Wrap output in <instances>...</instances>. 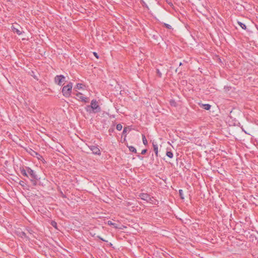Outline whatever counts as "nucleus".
Returning a JSON list of instances; mask_svg holds the SVG:
<instances>
[{"label": "nucleus", "instance_id": "nucleus-1", "mask_svg": "<svg viewBox=\"0 0 258 258\" xmlns=\"http://www.w3.org/2000/svg\"><path fill=\"white\" fill-rule=\"evenodd\" d=\"M86 110L90 113H97L101 111V108L98 105L97 101L93 99L91 101L90 105L87 106Z\"/></svg>", "mask_w": 258, "mask_h": 258}, {"label": "nucleus", "instance_id": "nucleus-2", "mask_svg": "<svg viewBox=\"0 0 258 258\" xmlns=\"http://www.w3.org/2000/svg\"><path fill=\"white\" fill-rule=\"evenodd\" d=\"M139 197L142 200L146 201V202L148 203L155 205L157 202L153 197H151L149 195L146 193H141Z\"/></svg>", "mask_w": 258, "mask_h": 258}, {"label": "nucleus", "instance_id": "nucleus-3", "mask_svg": "<svg viewBox=\"0 0 258 258\" xmlns=\"http://www.w3.org/2000/svg\"><path fill=\"white\" fill-rule=\"evenodd\" d=\"M73 88V83L70 82L62 88V93L65 97H69L71 96Z\"/></svg>", "mask_w": 258, "mask_h": 258}, {"label": "nucleus", "instance_id": "nucleus-4", "mask_svg": "<svg viewBox=\"0 0 258 258\" xmlns=\"http://www.w3.org/2000/svg\"><path fill=\"white\" fill-rule=\"evenodd\" d=\"M28 175L31 177V181L33 182V185L36 184V180L40 179L37 176L36 172L29 167H26Z\"/></svg>", "mask_w": 258, "mask_h": 258}, {"label": "nucleus", "instance_id": "nucleus-5", "mask_svg": "<svg viewBox=\"0 0 258 258\" xmlns=\"http://www.w3.org/2000/svg\"><path fill=\"white\" fill-rule=\"evenodd\" d=\"M90 150L92 152V153L95 155H100L101 151L98 146L96 145H88Z\"/></svg>", "mask_w": 258, "mask_h": 258}, {"label": "nucleus", "instance_id": "nucleus-6", "mask_svg": "<svg viewBox=\"0 0 258 258\" xmlns=\"http://www.w3.org/2000/svg\"><path fill=\"white\" fill-rule=\"evenodd\" d=\"M65 77L63 75H57L55 76L54 78V81L55 83H56L59 86H61L62 85V82L64 81Z\"/></svg>", "mask_w": 258, "mask_h": 258}, {"label": "nucleus", "instance_id": "nucleus-7", "mask_svg": "<svg viewBox=\"0 0 258 258\" xmlns=\"http://www.w3.org/2000/svg\"><path fill=\"white\" fill-rule=\"evenodd\" d=\"M76 99L82 102L87 103L89 101V98L83 96V94L80 92L76 93Z\"/></svg>", "mask_w": 258, "mask_h": 258}, {"label": "nucleus", "instance_id": "nucleus-8", "mask_svg": "<svg viewBox=\"0 0 258 258\" xmlns=\"http://www.w3.org/2000/svg\"><path fill=\"white\" fill-rule=\"evenodd\" d=\"M11 28L14 33H17L19 35L22 34L21 28L18 24H14L12 26Z\"/></svg>", "mask_w": 258, "mask_h": 258}, {"label": "nucleus", "instance_id": "nucleus-9", "mask_svg": "<svg viewBox=\"0 0 258 258\" xmlns=\"http://www.w3.org/2000/svg\"><path fill=\"white\" fill-rule=\"evenodd\" d=\"M20 171H21V173L22 174V175H23L24 176H26V177H29L26 168V169H25L24 168L21 169Z\"/></svg>", "mask_w": 258, "mask_h": 258}, {"label": "nucleus", "instance_id": "nucleus-10", "mask_svg": "<svg viewBox=\"0 0 258 258\" xmlns=\"http://www.w3.org/2000/svg\"><path fill=\"white\" fill-rule=\"evenodd\" d=\"M142 136L143 143L144 145H147L148 144V141L146 138L145 136L143 134Z\"/></svg>", "mask_w": 258, "mask_h": 258}, {"label": "nucleus", "instance_id": "nucleus-11", "mask_svg": "<svg viewBox=\"0 0 258 258\" xmlns=\"http://www.w3.org/2000/svg\"><path fill=\"white\" fill-rule=\"evenodd\" d=\"M238 25H239V26H240V27L244 29V30H245L246 29V25L243 24V23L241 22H238Z\"/></svg>", "mask_w": 258, "mask_h": 258}, {"label": "nucleus", "instance_id": "nucleus-12", "mask_svg": "<svg viewBox=\"0 0 258 258\" xmlns=\"http://www.w3.org/2000/svg\"><path fill=\"white\" fill-rule=\"evenodd\" d=\"M166 155L170 158H172L173 156V154L172 152L171 151H167Z\"/></svg>", "mask_w": 258, "mask_h": 258}, {"label": "nucleus", "instance_id": "nucleus-13", "mask_svg": "<svg viewBox=\"0 0 258 258\" xmlns=\"http://www.w3.org/2000/svg\"><path fill=\"white\" fill-rule=\"evenodd\" d=\"M154 151L156 155L158 154V146L156 144H153Z\"/></svg>", "mask_w": 258, "mask_h": 258}, {"label": "nucleus", "instance_id": "nucleus-14", "mask_svg": "<svg viewBox=\"0 0 258 258\" xmlns=\"http://www.w3.org/2000/svg\"><path fill=\"white\" fill-rule=\"evenodd\" d=\"M128 149L129 150L132 152L136 153L137 152L136 149L134 146H130L128 147Z\"/></svg>", "mask_w": 258, "mask_h": 258}, {"label": "nucleus", "instance_id": "nucleus-15", "mask_svg": "<svg viewBox=\"0 0 258 258\" xmlns=\"http://www.w3.org/2000/svg\"><path fill=\"white\" fill-rule=\"evenodd\" d=\"M204 108L207 110H208L211 108V105L209 104H205L203 105Z\"/></svg>", "mask_w": 258, "mask_h": 258}, {"label": "nucleus", "instance_id": "nucleus-16", "mask_svg": "<svg viewBox=\"0 0 258 258\" xmlns=\"http://www.w3.org/2000/svg\"><path fill=\"white\" fill-rule=\"evenodd\" d=\"M83 85L82 84H81V83H78L77 84V85H76V89H81L83 88Z\"/></svg>", "mask_w": 258, "mask_h": 258}, {"label": "nucleus", "instance_id": "nucleus-17", "mask_svg": "<svg viewBox=\"0 0 258 258\" xmlns=\"http://www.w3.org/2000/svg\"><path fill=\"white\" fill-rule=\"evenodd\" d=\"M122 128V126L121 124L118 123L116 125V129L118 131H121Z\"/></svg>", "mask_w": 258, "mask_h": 258}, {"label": "nucleus", "instance_id": "nucleus-18", "mask_svg": "<svg viewBox=\"0 0 258 258\" xmlns=\"http://www.w3.org/2000/svg\"><path fill=\"white\" fill-rule=\"evenodd\" d=\"M170 105H171V106H175L176 105V102H175L174 100H171L170 101Z\"/></svg>", "mask_w": 258, "mask_h": 258}, {"label": "nucleus", "instance_id": "nucleus-19", "mask_svg": "<svg viewBox=\"0 0 258 258\" xmlns=\"http://www.w3.org/2000/svg\"><path fill=\"white\" fill-rule=\"evenodd\" d=\"M164 25H165V26L167 28L169 29H171V27H171V25H170L169 24L164 23Z\"/></svg>", "mask_w": 258, "mask_h": 258}, {"label": "nucleus", "instance_id": "nucleus-20", "mask_svg": "<svg viewBox=\"0 0 258 258\" xmlns=\"http://www.w3.org/2000/svg\"><path fill=\"white\" fill-rule=\"evenodd\" d=\"M179 193L180 194V196L181 198L182 199H183V197H182V195H183V191H182V189H180L179 190Z\"/></svg>", "mask_w": 258, "mask_h": 258}, {"label": "nucleus", "instance_id": "nucleus-21", "mask_svg": "<svg viewBox=\"0 0 258 258\" xmlns=\"http://www.w3.org/2000/svg\"><path fill=\"white\" fill-rule=\"evenodd\" d=\"M107 224L108 225H113V226H114L115 225V224L113 223V222H112L111 221H108L107 222Z\"/></svg>", "mask_w": 258, "mask_h": 258}, {"label": "nucleus", "instance_id": "nucleus-22", "mask_svg": "<svg viewBox=\"0 0 258 258\" xmlns=\"http://www.w3.org/2000/svg\"><path fill=\"white\" fill-rule=\"evenodd\" d=\"M51 225H52V226H53L54 227H56L57 224H56V223L55 222L52 221L51 222Z\"/></svg>", "mask_w": 258, "mask_h": 258}, {"label": "nucleus", "instance_id": "nucleus-23", "mask_svg": "<svg viewBox=\"0 0 258 258\" xmlns=\"http://www.w3.org/2000/svg\"><path fill=\"white\" fill-rule=\"evenodd\" d=\"M157 72L159 77H161L162 74L159 70H157Z\"/></svg>", "mask_w": 258, "mask_h": 258}, {"label": "nucleus", "instance_id": "nucleus-24", "mask_svg": "<svg viewBox=\"0 0 258 258\" xmlns=\"http://www.w3.org/2000/svg\"><path fill=\"white\" fill-rule=\"evenodd\" d=\"M147 152V150L146 149H144L141 152V154H145Z\"/></svg>", "mask_w": 258, "mask_h": 258}, {"label": "nucleus", "instance_id": "nucleus-25", "mask_svg": "<svg viewBox=\"0 0 258 258\" xmlns=\"http://www.w3.org/2000/svg\"><path fill=\"white\" fill-rule=\"evenodd\" d=\"M93 54H94V55L96 56V58H98V57H99V56H98V55L97 53L96 52H93Z\"/></svg>", "mask_w": 258, "mask_h": 258}, {"label": "nucleus", "instance_id": "nucleus-26", "mask_svg": "<svg viewBox=\"0 0 258 258\" xmlns=\"http://www.w3.org/2000/svg\"><path fill=\"white\" fill-rule=\"evenodd\" d=\"M33 153L36 155H38V156H40L39 154H38L37 152H35V151H33Z\"/></svg>", "mask_w": 258, "mask_h": 258}, {"label": "nucleus", "instance_id": "nucleus-27", "mask_svg": "<svg viewBox=\"0 0 258 258\" xmlns=\"http://www.w3.org/2000/svg\"><path fill=\"white\" fill-rule=\"evenodd\" d=\"M125 131H126V128H124L123 132L124 133V132H125Z\"/></svg>", "mask_w": 258, "mask_h": 258}, {"label": "nucleus", "instance_id": "nucleus-28", "mask_svg": "<svg viewBox=\"0 0 258 258\" xmlns=\"http://www.w3.org/2000/svg\"><path fill=\"white\" fill-rule=\"evenodd\" d=\"M23 181H21V182H20V185H22V184H23Z\"/></svg>", "mask_w": 258, "mask_h": 258}, {"label": "nucleus", "instance_id": "nucleus-29", "mask_svg": "<svg viewBox=\"0 0 258 258\" xmlns=\"http://www.w3.org/2000/svg\"><path fill=\"white\" fill-rule=\"evenodd\" d=\"M23 181H21V182H20V185H22V184H23Z\"/></svg>", "mask_w": 258, "mask_h": 258}, {"label": "nucleus", "instance_id": "nucleus-30", "mask_svg": "<svg viewBox=\"0 0 258 258\" xmlns=\"http://www.w3.org/2000/svg\"><path fill=\"white\" fill-rule=\"evenodd\" d=\"M23 181H21V182H20V185H22V184H23Z\"/></svg>", "mask_w": 258, "mask_h": 258}, {"label": "nucleus", "instance_id": "nucleus-31", "mask_svg": "<svg viewBox=\"0 0 258 258\" xmlns=\"http://www.w3.org/2000/svg\"><path fill=\"white\" fill-rule=\"evenodd\" d=\"M99 238H100V239H101L102 241H105V240H104V239H103L102 238H100V237H99Z\"/></svg>", "mask_w": 258, "mask_h": 258}, {"label": "nucleus", "instance_id": "nucleus-32", "mask_svg": "<svg viewBox=\"0 0 258 258\" xmlns=\"http://www.w3.org/2000/svg\"><path fill=\"white\" fill-rule=\"evenodd\" d=\"M182 65V63L181 62H180L179 63V66H181Z\"/></svg>", "mask_w": 258, "mask_h": 258}, {"label": "nucleus", "instance_id": "nucleus-33", "mask_svg": "<svg viewBox=\"0 0 258 258\" xmlns=\"http://www.w3.org/2000/svg\"><path fill=\"white\" fill-rule=\"evenodd\" d=\"M23 235H25V233L24 232L22 233Z\"/></svg>", "mask_w": 258, "mask_h": 258}]
</instances>
